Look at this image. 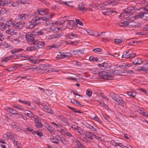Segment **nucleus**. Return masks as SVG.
I'll use <instances>...</instances> for the list:
<instances>
[{"instance_id": "nucleus-1", "label": "nucleus", "mask_w": 148, "mask_h": 148, "mask_svg": "<svg viewBox=\"0 0 148 148\" xmlns=\"http://www.w3.org/2000/svg\"><path fill=\"white\" fill-rule=\"evenodd\" d=\"M101 78L107 80H112L114 79V75L106 71H102L99 74Z\"/></svg>"}, {"instance_id": "nucleus-2", "label": "nucleus", "mask_w": 148, "mask_h": 148, "mask_svg": "<svg viewBox=\"0 0 148 148\" xmlns=\"http://www.w3.org/2000/svg\"><path fill=\"white\" fill-rule=\"evenodd\" d=\"M111 97L113 99L116 101L121 106L124 107L122 100L120 97L116 94L112 95Z\"/></svg>"}, {"instance_id": "nucleus-3", "label": "nucleus", "mask_w": 148, "mask_h": 148, "mask_svg": "<svg viewBox=\"0 0 148 148\" xmlns=\"http://www.w3.org/2000/svg\"><path fill=\"white\" fill-rule=\"evenodd\" d=\"M84 32L86 34L85 32H87V34L92 36H94L95 37L100 36V35H102L103 34L105 33V32H103L101 33L100 34H99V32L98 33L94 31H92L90 30H86V29L84 30Z\"/></svg>"}, {"instance_id": "nucleus-4", "label": "nucleus", "mask_w": 148, "mask_h": 148, "mask_svg": "<svg viewBox=\"0 0 148 148\" xmlns=\"http://www.w3.org/2000/svg\"><path fill=\"white\" fill-rule=\"evenodd\" d=\"M77 25L75 23L74 21L73 20H69L67 26L69 28L73 29H76Z\"/></svg>"}, {"instance_id": "nucleus-5", "label": "nucleus", "mask_w": 148, "mask_h": 148, "mask_svg": "<svg viewBox=\"0 0 148 148\" xmlns=\"http://www.w3.org/2000/svg\"><path fill=\"white\" fill-rule=\"evenodd\" d=\"M69 56V53H62L59 52V54H58L56 58L59 59H62L65 58H68Z\"/></svg>"}, {"instance_id": "nucleus-6", "label": "nucleus", "mask_w": 148, "mask_h": 148, "mask_svg": "<svg viewBox=\"0 0 148 148\" xmlns=\"http://www.w3.org/2000/svg\"><path fill=\"white\" fill-rule=\"evenodd\" d=\"M6 111L10 113V115L12 116L14 115H17L18 112L16 110H14L11 107H6L5 108Z\"/></svg>"}, {"instance_id": "nucleus-7", "label": "nucleus", "mask_w": 148, "mask_h": 148, "mask_svg": "<svg viewBox=\"0 0 148 148\" xmlns=\"http://www.w3.org/2000/svg\"><path fill=\"white\" fill-rule=\"evenodd\" d=\"M45 44V42L39 40L36 41L35 42H34L33 44H32L35 45L36 47H37V48H41L44 47Z\"/></svg>"}, {"instance_id": "nucleus-8", "label": "nucleus", "mask_w": 148, "mask_h": 148, "mask_svg": "<svg viewBox=\"0 0 148 148\" xmlns=\"http://www.w3.org/2000/svg\"><path fill=\"white\" fill-rule=\"evenodd\" d=\"M50 29L54 32H57L58 31L60 30L57 26V23L56 22L55 23H51Z\"/></svg>"}, {"instance_id": "nucleus-9", "label": "nucleus", "mask_w": 148, "mask_h": 148, "mask_svg": "<svg viewBox=\"0 0 148 148\" xmlns=\"http://www.w3.org/2000/svg\"><path fill=\"white\" fill-rule=\"evenodd\" d=\"M24 22L23 21H19L17 22L14 25V27L18 29H21L24 27Z\"/></svg>"}, {"instance_id": "nucleus-10", "label": "nucleus", "mask_w": 148, "mask_h": 148, "mask_svg": "<svg viewBox=\"0 0 148 148\" xmlns=\"http://www.w3.org/2000/svg\"><path fill=\"white\" fill-rule=\"evenodd\" d=\"M31 15L28 14H21L19 15V19L21 20L28 19L30 17Z\"/></svg>"}, {"instance_id": "nucleus-11", "label": "nucleus", "mask_w": 148, "mask_h": 148, "mask_svg": "<svg viewBox=\"0 0 148 148\" xmlns=\"http://www.w3.org/2000/svg\"><path fill=\"white\" fill-rule=\"evenodd\" d=\"M62 36L61 34H56L48 36L47 37V39L49 40H51L53 39H55L60 37Z\"/></svg>"}, {"instance_id": "nucleus-12", "label": "nucleus", "mask_w": 148, "mask_h": 148, "mask_svg": "<svg viewBox=\"0 0 148 148\" xmlns=\"http://www.w3.org/2000/svg\"><path fill=\"white\" fill-rule=\"evenodd\" d=\"M5 32L8 34H10L12 36L16 35L17 34V32L16 30L13 29H9L6 30Z\"/></svg>"}, {"instance_id": "nucleus-13", "label": "nucleus", "mask_w": 148, "mask_h": 148, "mask_svg": "<svg viewBox=\"0 0 148 148\" xmlns=\"http://www.w3.org/2000/svg\"><path fill=\"white\" fill-rule=\"evenodd\" d=\"M26 39L28 42L31 43L32 44H33V42L35 41L34 40L33 36L32 35L29 34H26Z\"/></svg>"}, {"instance_id": "nucleus-14", "label": "nucleus", "mask_w": 148, "mask_h": 148, "mask_svg": "<svg viewBox=\"0 0 148 148\" xmlns=\"http://www.w3.org/2000/svg\"><path fill=\"white\" fill-rule=\"evenodd\" d=\"M23 113L25 115L28 116L31 118H34L36 116L34 115V114L32 113V112L28 110L24 111V112H23Z\"/></svg>"}, {"instance_id": "nucleus-15", "label": "nucleus", "mask_w": 148, "mask_h": 148, "mask_svg": "<svg viewBox=\"0 0 148 148\" xmlns=\"http://www.w3.org/2000/svg\"><path fill=\"white\" fill-rule=\"evenodd\" d=\"M49 10L47 9H41L37 10V12L39 14L41 15H44L48 12Z\"/></svg>"}, {"instance_id": "nucleus-16", "label": "nucleus", "mask_w": 148, "mask_h": 148, "mask_svg": "<svg viewBox=\"0 0 148 148\" xmlns=\"http://www.w3.org/2000/svg\"><path fill=\"white\" fill-rule=\"evenodd\" d=\"M67 125H68L69 126L72 127L73 130H76L79 133V134H81L80 132V128L77 125L75 124H70L68 123Z\"/></svg>"}, {"instance_id": "nucleus-17", "label": "nucleus", "mask_w": 148, "mask_h": 148, "mask_svg": "<svg viewBox=\"0 0 148 148\" xmlns=\"http://www.w3.org/2000/svg\"><path fill=\"white\" fill-rule=\"evenodd\" d=\"M45 30L43 29L41 30H38V29H35L32 32V34L34 35H42L44 34Z\"/></svg>"}, {"instance_id": "nucleus-18", "label": "nucleus", "mask_w": 148, "mask_h": 148, "mask_svg": "<svg viewBox=\"0 0 148 148\" xmlns=\"http://www.w3.org/2000/svg\"><path fill=\"white\" fill-rule=\"evenodd\" d=\"M28 60L31 63L34 64H37L41 61L40 60H39V59L34 60L33 57L32 56L29 57Z\"/></svg>"}, {"instance_id": "nucleus-19", "label": "nucleus", "mask_w": 148, "mask_h": 148, "mask_svg": "<svg viewBox=\"0 0 148 148\" xmlns=\"http://www.w3.org/2000/svg\"><path fill=\"white\" fill-rule=\"evenodd\" d=\"M111 143L112 145L115 147L119 146L122 148V147H123V146L124 144L123 143H117L113 140H112L111 141Z\"/></svg>"}, {"instance_id": "nucleus-20", "label": "nucleus", "mask_w": 148, "mask_h": 148, "mask_svg": "<svg viewBox=\"0 0 148 148\" xmlns=\"http://www.w3.org/2000/svg\"><path fill=\"white\" fill-rule=\"evenodd\" d=\"M85 136L91 140H93V136L94 134L92 132H85L84 133Z\"/></svg>"}, {"instance_id": "nucleus-21", "label": "nucleus", "mask_w": 148, "mask_h": 148, "mask_svg": "<svg viewBox=\"0 0 148 148\" xmlns=\"http://www.w3.org/2000/svg\"><path fill=\"white\" fill-rule=\"evenodd\" d=\"M15 21H14L12 20H9L6 23V25H7L8 27L12 26H14L15 25Z\"/></svg>"}, {"instance_id": "nucleus-22", "label": "nucleus", "mask_w": 148, "mask_h": 148, "mask_svg": "<svg viewBox=\"0 0 148 148\" xmlns=\"http://www.w3.org/2000/svg\"><path fill=\"white\" fill-rule=\"evenodd\" d=\"M33 16L34 18L32 19L31 21L30 22H31L37 24V22L39 20H40V18L39 17L37 16H36V14H35Z\"/></svg>"}, {"instance_id": "nucleus-23", "label": "nucleus", "mask_w": 148, "mask_h": 148, "mask_svg": "<svg viewBox=\"0 0 148 148\" xmlns=\"http://www.w3.org/2000/svg\"><path fill=\"white\" fill-rule=\"evenodd\" d=\"M38 48H37V46H30L26 48V50L28 51H32L34 50L37 49Z\"/></svg>"}, {"instance_id": "nucleus-24", "label": "nucleus", "mask_w": 148, "mask_h": 148, "mask_svg": "<svg viewBox=\"0 0 148 148\" xmlns=\"http://www.w3.org/2000/svg\"><path fill=\"white\" fill-rule=\"evenodd\" d=\"M136 26V23L133 21L131 20H129V23L128 24V27L132 28L135 27Z\"/></svg>"}, {"instance_id": "nucleus-25", "label": "nucleus", "mask_w": 148, "mask_h": 148, "mask_svg": "<svg viewBox=\"0 0 148 148\" xmlns=\"http://www.w3.org/2000/svg\"><path fill=\"white\" fill-rule=\"evenodd\" d=\"M19 102L23 103V104L30 106L31 102L29 101H25L23 99H19L18 100Z\"/></svg>"}, {"instance_id": "nucleus-26", "label": "nucleus", "mask_w": 148, "mask_h": 148, "mask_svg": "<svg viewBox=\"0 0 148 148\" xmlns=\"http://www.w3.org/2000/svg\"><path fill=\"white\" fill-rule=\"evenodd\" d=\"M133 9H132L131 8L128 7L124 10L123 13L124 14H126L128 13H131L133 12Z\"/></svg>"}, {"instance_id": "nucleus-27", "label": "nucleus", "mask_w": 148, "mask_h": 148, "mask_svg": "<svg viewBox=\"0 0 148 148\" xmlns=\"http://www.w3.org/2000/svg\"><path fill=\"white\" fill-rule=\"evenodd\" d=\"M17 68V65H14L11 66V67L6 69V70L9 71L11 72L15 70Z\"/></svg>"}, {"instance_id": "nucleus-28", "label": "nucleus", "mask_w": 148, "mask_h": 148, "mask_svg": "<svg viewBox=\"0 0 148 148\" xmlns=\"http://www.w3.org/2000/svg\"><path fill=\"white\" fill-rule=\"evenodd\" d=\"M98 66L100 68H103L104 69H107L108 67V65L107 63L103 62L102 64H99Z\"/></svg>"}, {"instance_id": "nucleus-29", "label": "nucleus", "mask_w": 148, "mask_h": 148, "mask_svg": "<svg viewBox=\"0 0 148 148\" xmlns=\"http://www.w3.org/2000/svg\"><path fill=\"white\" fill-rule=\"evenodd\" d=\"M142 63V61L139 58H137L133 62V64L135 65H139L141 64Z\"/></svg>"}, {"instance_id": "nucleus-30", "label": "nucleus", "mask_w": 148, "mask_h": 148, "mask_svg": "<svg viewBox=\"0 0 148 148\" xmlns=\"http://www.w3.org/2000/svg\"><path fill=\"white\" fill-rule=\"evenodd\" d=\"M116 72L118 73H119V74L123 76H125L126 74L128 73V72H127L126 71L123 70V71L121 70H117Z\"/></svg>"}, {"instance_id": "nucleus-31", "label": "nucleus", "mask_w": 148, "mask_h": 148, "mask_svg": "<svg viewBox=\"0 0 148 148\" xmlns=\"http://www.w3.org/2000/svg\"><path fill=\"white\" fill-rule=\"evenodd\" d=\"M37 25V24L32 23V22L29 21L28 23L27 28H28L31 29L35 27Z\"/></svg>"}, {"instance_id": "nucleus-32", "label": "nucleus", "mask_w": 148, "mask_h": 148, "mask_svg": "<svg viewBox=\"0 0 148 148\" xmlns=\"http://www.w3.org/2000/svg\"><path fill=\"white\" fill-rule=\"evenodd\" d=\"M143 12H141L138 14L136 15L135 16V18L136 19H140L141 18L143 19Z\"/></svg>"}, {"instance_id": "nucleus-33", "label": "nucleus", "mask_w": 148, "mask_h": 148, "mask_svg": "<svg viewBox=\"0 0 148 148\" xmlns=\"http://www.w3.org/2000/svg\"><path fill=\"white\" fill-rule=\"evenodd\" d=\"M7 25L6 24H5L4 23L2 22H0V29L2 31H4L5 30L6 28Z\"/></svg>"}, {"instance_id": "nucleus-34", "label": "nucleus", "mask_w": 148, "mask_h": 148, "mask_svg": "<svg viewBox=\"0 0 148 148\" xmlns=\"http://www.w3.org/2000/svg\"><path fill=\"white\" fill-rule=\"evenodd\" d=\"M129 23V21H124L123 23H119V25L120 27H127L128 26V24Z\"/></svg>"}, {"instance_id": "nucleus-35", "label": "nucleus", "mask_w": 148, "mask_h": 148, "mask_svg": "<svg viewBox=\"0 0 148 148\" xmlns=\"http://www.w3.org/2000/svg\"><path fill=\"white\" fill-rule=\"evenodd\" d=\"M129 50L126 51L125 52L123 53L122 56V58H128V57L129 56L130 54L129 53Z\"/></svg>"}, {"instance_id": "nucleus-36", "label": "nucleus", "mask_w": 148, "mask_h": 148, "mask_svg": "<svg viewBox=\"0 0 148 148\" xmlns=\"http://www.w3.org/2000/svg\"><path fill=\"white\" fill-rule=\"evenodd\" d=\"M127 94L128 95L132 97L133 98H134L136 95V92H127Z\"/></svg>"}, {"instance_id": "nucleus-37", "label": "nucleus", "mask_w": 148, "mask_h": 148, "mask_svg": "<svg viewBox=\"0 0 148 148\" xmlns=\"http://www.w3.org/2000/svg\"><path fill=\"white\" fill-rule=\"evenodd\" d=\"M83 50L77 49L74 51V55H80L84 53Z\"/></svg>"}, {"instance_id": "nucleus-38", "label": "nucleus", "mask_w": 148, "mask_h": 148, "mask_svg": "<svg viewBox=\"0 0 148 148\" xmlns=\"http://www.w3.org/2000/svg\"><path fill=\"white\" fill-rule=\"evenodd\" d=\"M3 137L5 139L8 140L12 137V135L10 133H6L3 135Z\"/></svg>"}, {"instance_id": "nucleus-39", "label": "nucleus", "mask_w": 148, "mask_h": 148, "mask_svg": "<svg viewBox=\"0 0 148 148\" xmlns=\"http://www.w3.org/2000/svg\"><path fill=\"white\" fill-rule=\"evenodd\" d=\"M12 6H13L14 7H17L19 5V2H18L17 0L15 1V0H12Z\"/></svg>"}, {"instance_id": "nucleus-40", "label": "nucleus", "mask_w": 148, "mask_h": 148, "mask_svg": "<svg viewBox=\"0 0 148 148\" xmlns=\"http://www.w3.org/2000/svg\"><path fill=\"white\" fill-rule=\"evenodd\" d=\"M17 1L18 2H19V5L21 4H25L29 3L28 0H17Z\"/></svg>"}, {"instance_id": "nucleus-41", "label": "nucleus", "mask_w": 148, "mask_h": 148, "mask_svg": "<svg viewBox=\"0 0 148 148\" xmlns=\"http://www.w3.org/2000/svg\"><path fill=\"white\" fill-rule=\"evenodd\" d=\"M77 145V148H87L85 146L81 143L79 140H77L76 142Z\"/></svg>"}, {"instance_id": "nucleus-42", "label": "nucleus", "mask_w": 148, "mask_h": 148, "mask_svg": "<svg viewBox=\"0 0 148 148\" xmlns=\"http://www.w3.org/2000/svg\"><path fill=\"white\" fill-rule=\"evenodd\" d=\"M23 51V49L20 48H17L14 49L12 50L11 52L12 54H15L19 51Z\"/></svg>"}, {"instance_id": "nucleus-43", "label": "nucleus", "mask_w": 148, "mask_h": 148, "mask_svg": "<svg viewBox=\"0 0 148 148\" xmlns=\"http://www.w3.org/2000/svg\"><path fill=\"white\" fill-rule=\"evenodd\" d=\"M0 45L1 47L3 48H7L9 47V44L4 42L0 43Z\"/></svg>"}, {"instance_id": "nucleus-44", "label": "nucleus", "mask_w": 148, "mask_h": 148, "mask_svg": "<svg viewBox=\"0 0 148 148\" xmlns=\"http://www.w3.org/2000/svg\"><path fill=\"white\" fill-rule=\"evenodd\" d=\"M43 107L44 110L46 111V112L48 113H51V109L49 107H48V106L44 105H43Z\"/></svg>"}, {"instance_id": "nucleus-45", "label": "nucleus", "mask_w": 148, "mask_h": 148, "mask_svg": "<svg viewBox=\"0 0 148 148\" xmlns=\"http://www.w3.org/2000/svg\"><path fill=\"white\" fill-rule=\"evenodd\" d=\"M8 10H6L4 8H3L1 10H0V16H1L3 14H4L7 13L8 12Z\"/></svg>"}, {"instance_id": "nucleus-46", "label": "nucleus", "mask_w": 148, "mask_h": 148, "mask_svg": "<svg viewBox=\"0 0 148 148\" xmlns=\"http://www.w3.org/2000/svg\"><path fill=\"white\" fill-rule=\"evenodd\" d=\"M12 127H13V128L14 129H16L18 131L21 132V131H22V129L20 128V127H19V126L17 125H16L14 124L12 125Z\"/></svg>"}, {"instance_id": "nucleus-47", "label": "nucleus", "mask_w": 148, "mask_h": 148, "mask_svg": "<svg viewBox=\"0 0 148 148\" xmlns=\"http://www.w3.org/2000/svg\"><path fill=\"white\" fill-rule=\"evenodd\" d=\"M77 35L76 34H74L72 32H71L69 34V38L70 39H73L75 37H76Z\"/></svg>"}, {"instance_id": "nucleus-48", "label": "nucleus", "mask_w": 148, "mask_h": 148, "mask_svg": "<svg viewBox=\"0 0 148 148\" xmlns=\"http://www.w3.org/2000/svg\"><path fill=\"white\" fill-rule=\"evenodd\" d=\"M89 60L91 61L97 62L99 60V59L96 57H94L92 56H91L89 58Z\"/></svg>"}, {"instance_id": "nucleus-49", "label": "nucleus", "mask_w": 148, "mask_h": 148, "mask_svg": "<svg viewBox=\"0 0 148 148\" xmlns=\"http://www.w3.org/2000/svg\"><path fill=\"white\" fill-rule=\"evenodd\" d=\"M87 128H89L92 131L96 132L97 130L96 128L94 127V126H91L89 124H88L87 126Z\"/></svg>"}, {"instance_id": "nucleus-50", "label": "nucleus", "mask_w": 148, "mask_h": 148, "mask_svg": "<svg viewBox=\"0 0 148 148\" xmlns=\"http://www.w3.org/2000/svg\"><path fill=\"white\" fill-rule=\"evenodd\" d=\"M78 8V9L80 11H83L85 9V7L82 3L79 5Z\"/></svg>"}, {"instance_id": "nucleus-51", "label": "nucleus", "mask_w": 148, "mask_h": 148, "mask_svg": "<svg viewBox=\"0 0 148 148\" xmlns=\"http://www.w3.org/2000/svg\"><path fill=\"white\" fill-rule=\"evenodd\" d=\"M137 90L143 92V93L146 94V95H148V92L147 91L144 89L142 88H137Z\"/></svg>"}, {"instance_id": "nucleus-52", "label": "nucleus", "mask_w": 148, "mask_h": 148, "mask_svg": "<svg viewBox=\"0 0 148 148\" xmlns=\"http://www.w3.org/2000/svg\"><path fill=\"white\" fill-rule=\"evenodd\" d=\"M8 3V1L6 0H0V6L1 5L4 6L6 3Z\"/></svg>"}, {"instance_id": "nucleus-53", "label": "nucleus", "mask_w": 148, "mask_h": 148, "mask_svg": "<svg viewBox=\"0 0 148 148\" xmlns=\"http://www.w3.org/2000/svg\"><path fill=\"white\" fill-rule=\"evenodd\" d=\"M34 121L35 122V123H41V120L40 119V118L36 116L34 117Z\"/></svg>"}, {"instance_id": "nucleus-54", "label": "nucleus", "mask_w": 148, "mask_h": 148, "mask_svg": "<svg viewBox=\"0 0 148 148\" xmlns=\"http://www.w3.org/2000/svg\"><path fill=\"white\" fill-rule=\"evenodd\" d=\"M91 119L94 120L98 122V123H99L100 122V120L99 119L98 117L96 116H93L91 117Z\"/></svg>"}, {"instance_id": "nucleus-55", "label": "nucleus", "mask_w": 148, "mask_h": 148, "mask_svg": "<svg viewBox=\"0 0 148 148\" xmlns=\"http://www.w3.org/2000/svg\"><path fill=\"white\" fill-rule=\"evenodd\" d=\"M143 20H148V13L144 12V16L143 17Z\"/></svg>"}, {"instance_id": "nucleus-56", "label": "nucleus", "mask_w": 148, "mask_h": 148, "mask_svg": "<svg viewBox=\"0 0 148 148\" xmlns=\"http://www.w3.org/2000/svg\"><path fill=\"white\" fill-rule=\"evenodd\" d=\"M92 51L95 53H97L101 51H102V49L101 48H96L93 49Z\"/></svg>"}, {"instance_id": "nucleus-57", "label": "nucleus", "mask_w": 148, "mask_h": 148, "mask_svg": "<svg viewBox=\"0 0 148 148\" xmlns=\"http://www.w3.org/2000/svg\"><path fill=\"white\" fill-rule=\"evenodd\" d=\"M141 70L145 72L146 73H148V66H147V67H143L141 68Z\"/></svg>"}, {"instance_id": "nucleus-58", "label": "nucleus", "mask_w": 148, "mask_h": 148, "mask_svg": "<svg viewBox=\"0 0 148 148\" xmlns=\"http://www.w3.org/2000/svg\"><path fill=\"white\" fill-rule=\"evenodd\" d=\"M57 26L59 28L60 30H63L65 29L66 27H64L63 24H58L57 23Z\"/></svg>"}, {"instance_id": "nucleus-59", "label": "nucleus", "mask_w": 148, "mask_h": 148, "mask_svg": "<svg viewBox=\"0 0 148 148\" xmlns=\"http://www.w3.org/2000/svg\"><path fill=\"white\" fill-rule=\"evenodd\" d=\"M68 107L69 109H70L71 110H73V112H75L76 113H80V112L79 110H77L75 109V108H73L72 107H71L69 106H68Z\"/></svg>"}, {"instance_id": "nucleus-60", "label": "nucleus", "mask_w": 148, "mask_h": 148, "mask_svg": "<svg viewBox=\"0 0 148 148\" xmlns=\"http://www.w3.org/2000/svg\"><path fill=\"white\" fill-rule=\"evenodd\" d=\"M114 42L116 44H119L122 42V40L120 39H115Z\"/></svg>"}, {"instance_id": "nucleus-61", "label": "nucleus", "mask_w": 148, "mask_h": 148, "mask_svg": "<svg viewBox=\"0 0 148 148\" xmlns=\"http://www.w3.org/2000/svg\"><path fill=\"white\" fill-rule=\"evenodd\" d=\"M98 103H99L98 104L100 105L101 106L105 108L107 107V106H106V104H105L104 103H102L100 101H98Z\"/></svg>"}, {"instance_id": "nucleus-62", "label": "nucleus", "mask_w": 148, "mask_h": 148, "mask_svg": "<svg viewBox=\"0 0 148 148\" xmlns=\"http://www.w3.org/2000/svg\"><path fill=\"white\" fill-rule=\"evenodd\" d=\"M71 103L74 104H78L79 105H80L79 103L77 101H76L75 100L73 99H72L71 100Z\"/></svg>"}, {"instance_id": "nucleus-63", "label": "nucleus", "mask_w": 148, "mask_h": 148, "mask_svg": "<svg viewBox=\"0 0 148 148\" xmlns=\"http://www.w3.org/2000/svg\"><path fill=\"white\" fill-rule=\"evenodd\" d=\"M75 21L76 23L78 24L80 26H82L83 25V23L82 22V21L77 19H76Z\"/></svg>"}, {"instance_id": "nucleus-64", "label": "nucleus", "mask_w": 148, "mask_h": 148, "mask_svg": "<svg viewBox=\"0 0 148 148\" xmlns=\"http://www.w3.org/2000/svg\"><path fill=\"white\" fill-rule=\"evenodd\" d=\"M123 147H122V148H133L132 146H130L129 145L125 144H124Z\"/></svg>"}]
</instances>
